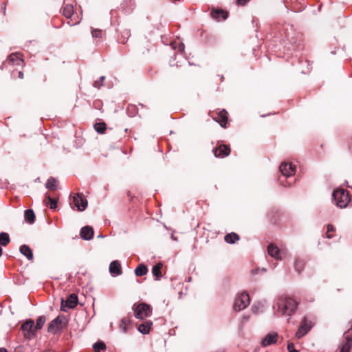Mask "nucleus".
<instances>
[{"label": "nucleus", "mask_w": 352, "mask_h": 352, "mask_svg": "<svg viewBox=\"0 0 352 352\" xmlns=\"http://www.w3.org/2000/svg\"><path fill=\"white\" fill-rule=\"evenodd\" d=\"M298 302L292 298L288 296L280 297L277 302V311L281 315L288 316V321L290 317L296 311L298 308Z\"/></svg>", "instance_id": "1"}, {"label": "nucleus", "mask_w": 352, "mask_h": 352, "mask_svg": "<svg viewBox=\"0 0 352 352\" xmlns=\"http://www.w3.org/2000/svg\"><path fill=\"white\" fill-rule=\"evenodd\" d=\"M333 197L337 206L343 208L350 201L349 192L344 189H337L333 192Z\"/></svg>", "instance_id": "2"}, {"label": "nucleus", "mask_w": 352, "mask_h": 352, "mask_svg": "<svg viewBox=\"0 0 352 352\" xmlns=\"http://www.w3.org/2000/svg\"><path fill=\"white\" fill-rule=\"evenodd\" d=\"M134 316L136 318L143 320L149 317L152 313V309L150 305L145 302L133 305Z\"/></svg>", "instance_id": "3"}, {"label": "nucleus", "mask_w": 352, "mask_h": 352, "mask_svg": "<svg viewBox=\"0 0 352 352\" xmlns=\"http://www.w3.org/2000/svg\"><path fill=\"white\" fill-rule=\"evenodd\" d=\"M314 325V323L313 321L309 320L307 316H304L297 331L296 332V338L298 339L302 338L311 329Z\"/></svg>", "instance_id": "4"}, {"label": "nucleus", "mask_w": 352, "mask_h": 352, "mask_svg": "<svg viewBox=\"0 0 352 352\" xmlns=\"http://www.w3.org/2000/svg\"><path fill=\"white\" fill-rule=\"evenodd\" d=\"M250 304V297L246 292L239 295L234 302L233 308L236 311H240L245 309Z\"/></svg>", "instance_id": "5"}, {"label": "nucleus", "mask_w": 352, "mask_h": 352, "mask_svg": "<svg viewBox=\"0 0 352 352\" xmlns=\"http://www.w3.org/2000/svg\"><path fill=\"white\" fill-rule=\"evenodd\" d=\"M21 329L25 338L31 340L35 337L36 329H35L34 320H28L22 324Z\"/></svg>", "instance_id": "6"}, {"label": "nucleus", "mask_w": 352, "mask_h": 352, "mask_svg": "<svg viewBox=\"0 0 352 352\" xmlns=\"http://www.w3.org/2000/svg\"><path fill=\"white\" fill-rule=\"evenodd\" d=\"M78 296L75 294H70L67 298L61 302V310L67 312L69 309L74 308L78 304Z\"/></svg>", "instance_id": "7"}, {"label": "nucleus", "mask_w": 352, "mask_h": 352, "mask_svg": "<svg viewBox=\"0 0 352 352\" xmlns=\"http://www.w3.org/2000/svg\"><path fill=\"white\" fill-rule=\"evenodd\" d=\"M279 170L285 177H289L295 174L296 168L290 163L283 162L279 166Z\"/></svg>", "instance_id": "8"}, {"label": "nucleus", "mask_w": 352, "mask_h": 352, "mask_svg": "<svg viewBox=\"0 0 352 352\" xmlns=\"http://www.w3.org/2000/svg\"><path fill=\"white\" fill-rule=\"evenodd\" d=\"M73 201L79 211H83L87 207V201L82 197L81 194H76L73 197Z\"/></svg>", "instance_id": "9"}, {"label": "nucleus", "mask_w": 352, "mask_h": 352, "mask_svg": "<svg viewBox=\"0 0 352 352\" xmlns=\"http://www.w3.org/2000/svg\"><path fill=\"white\" fill-rule=\"evenodd\" d=\"M278 335L276 332L267 333L261 341V346L266 347L277 342Z\"/></svg>", "instance_id": "10"}, {"label": "nucleus", "mask_w": 352, "mask_h": 352, "mask_svg": "<svg viewBox=\"0 0 352 352\" xmlns=\"http://www.w3.org/2000/svg\"><path fill=\"white\" fill-rule=\"evenodd\" d=\"M213 152L215 157L223 158L230 154V149L226 145L222 144L217 147Z\"/></svg>", "instance_id": "11"}, {"label": "nucleus", "mask_w": 352, "mask_h": 352, "mask_svg": "<svg viewBox=\"0 0 352 352\" xmlns=\"http://www.w3.org/2000/svg\"><path fill=\"white\" fill-rule=\"evenodd\" d=\"M80 234L84 240H90L94 236L93 228L89 226H84L81 228Z\"/></svg>", "instance_id": "12"}, {"label": "nucleus", "mask_w": 352, "mask_h": 352, "mask_svg": "<svg viewBox=\"0 0 352 352\" xmlns=\"http://www.w3.org/2000/svg\"><path fill=\"white\" fill-rule=\"evenodd\" d=\"M267 252H268L269 255H270L272 257H273L277 260L282 259L281 253L280 252L279 248L277 246H276L273 244L269 245V246L267 248Z\"/></svg>", "instance_id": "13"}, {"label": "nucleus", "mask_w": 352, "mask_h": 352, "mask_svg": "<svg viewBox=\"0 0 352 352\" xmlns=\"http://www.w3.org/2000/svg\"><path fill=\"white\" fill-rule=\"evenodd\" d=\"M214 120H216V122L219 123V124L222 127H226V125L227 121H228V113H227V111L226 110H224V109L218 113L217 117H216L214 118Z\"/></svg>", "instance_id": "14"}, {"label": "nucleus", "mask_w": 352, "mask_h": 352, "mask_svg": "<svg viewBox=\"0 0 352 352\" xmlns=\"http://www.w3.org/2000/svg\"><path fill=\"white\" fill-rule=\"evenodd\" d=\"M61 328V320L58 317L54 319L48 326V331L51 333H56Z\"/></svg>", "instance_id": "15"}, {"label": "nucleus", "mask_w": 352, "mask_h": 352, "mask_svg": "<svg viewBox=\"0 0 352 352\" xmlns=\"http://www.w3.org/2000/svg\"><path fill=\"white\" fill-rule=\"evenodd\" d=\"M109 272L111 274H114L116 276H118L122 274L121 266L118 261H112L110 263Z\"/></svg>", "instance_id": "16"}, {"label": "nucleus", "mask_w": 352, "mask_h": 352, "mask_svg": "<svg viewBox=\"0 0 352 352\" xmlns=\"http://www.w3.org/2000/svg\"><path fill=\"white\" fill-rule=\"evenodd\" d=\"M211 15L212 18L220 20V19H226L228 18V12H225L223 10H213L211 12Z\"/></svg>", "instance_id": "17"}, {"label": "nucleus", "mask_w": 352, "mask_h": 352, "mask_svg": "<svg viewBox=\"0 0 352 352\" xmlns=\"http://www.w3.org/2000/svg\"><path fill=\"white\" fill-rule=\"evenodd\" d=\"M152 325L153 322L151 320H146L139 325L138 331L142 334H148Z\"/></svg>", "instance_id": "18"}, {"label": "nucleus", "mask_w": 352, "mask_h": 352, "mask_svg": "<svg viewBox=\"0 0 352 352\" xmlns=\"http://www.w3.org/2000/svg\"><path fill=\"white\" fill-rule=\"evenodd\" d=\"M20 252L24 255L29 261L33 259V254L31 249L26 245H22L20 247Z\"/></svg>", "instance_id": "19"}, {"label": "nucleus", "mask_w": 352, "mask_h": 352, "mask_svg": "<svg viewBox=\"0 0 352 352\" xmlns=\"http://www.w3.org/2000/svg\"><path fill=\"white\" fill-rule=\"evenodd\" d=\"M352 346V337H347L345 343L340 346V352H350Z\"/></svg>", "instance_id": "20"}, {"label": "nucleus", "mask_w": 352, "mask_h": 352, "mask_svg": "<svg viewBox=\"0 0 352 352\" xmlns=\"http://www.w3.org/2000/svg\"><path fill=\"white\" fill-rule=\"evenodd\" d=\"M25 219L30 224H32L34 222L35 214L32 209H28L25 211Z\"/></svg>", "instance_id": "21"}, {"label": "nucleus", "mask_w": 352, "mask_h": 352, "mask_svg": "<svg viewBox=\"0 0 352 352\" xmlns=\"http://www.w3.org/2000/svg\"><path fill=\"white\" fill-rule=\"evenodd\" d=\"M74 14V7L71 4H67L63 7V14L67 17L70 18Z\"/></svg>", "instance_id": "22"}, {"label": "nucleus", "mask_w": 352, "mask_h": 352, "mask_svg": "<svg viewBox=\"0 0 352 352\" xmlns=\"http://www.w3.org/2000/svg\"><path fill=\"white\" fill-rule=\"evenodd\" d=\"M9 61L14 65H19L20 62H23L20 54H12L9 56Z\"/></svg>", "instance_id": "23"}, {"label": "nucleus", "mask_w": 352, "mask_h": 352, "mask_svg": "<svg viewBox=\"0 0 352 352\" xmlns=\"http://www.w3.org/2000/svg\"><path fill=\"white\" fill-rule=\"evenodd\" d=\"M239 239V236L236 233L232 232L225 236V241L228 243H234L235 241Z\"/></svg>", "instance_id": "24"}, {"label": "nucleus", "mask_w": 352, "mask_h": 352, "mask_svg": "<svg viewBox=\"0 0 352 352\" xmlns=\"http://www.w3.org/2000/svg\"><path fill=\"white\" fill-rule=\"evenodd\" d=\"M147 271L146 267L143 264H140L135 268V274L137 276H142L145 275L147 273Z\"/></svg>", "instance_id": "25"}, {"label": "nucleus", "mask_w": 352, "mask_h": 352, "mask_svg": "<svg viewBox=\"0 0 352 352\" xmlns=\"http://www.w3.org/2000/svg\"><path fill=\"white\" fill-rule=\"evenodd\" d=\"M10 241L9 234L6 232L0 233V244L6 246Z\"/></svg>", "instance_id": "26"}, {"label": "nucleus", "mask_w": 352, "mask_h": 352, "mask_svg": "<svg viewBox=\"0 0 352 352\" xmlns=\"http://www.w3.org/2000/svg\"><path fill=\"white\" fill-rule=\"evenodd\" d=\"M162 267V264L159 263L156 264L152 269V274L154 276L157 278L158 280L161 276V269Z\"/></svg>", "instance_id": "27"}, {"label": "nucleus", "mask_w": 352, "mask_h": 352, "mask_svg": "<svg viewBox=\"0 0 352 352\" xmlns=\"http://www.w3.org/2000/svg\"><path fill=\"white\" fill-rule=\"evenodd\" d=\"M130 324V320L128 318H122L121 320L120 324L119 325L120 329L124 333H126L127 332L128 326Z\"/></svg>", "instance_id": "28"}, {"label": "nucleus", "mask_w": 352, "mask_h": 352, "mask_svg": "<svg viewBox=\"0 0 352 352\" xmlns=\"http://www.w3.org/2000/svg\"><path fill=\"white\" fill-rule=\"evenodd\" d=\"M94 129L98 133H104L106 130V124L104 122H98L94 124Z\"/></svg>", "instance_id": "29"}, {"label": "nucleus", "mask_w": 352, "mask_h": 352, "mask_svg": "<svg viewBox=\"0 0 352 352\" xmlns=\"http://www.w3.org/2000/svg\"><path fill=\"white\" fill-rule=\"evenodd\" d=\"M93 348L95 352H100L106 349V345L102 342H97L93 344Z\"/></svg>", "instance_id": "30"}, {"label": "nucleus", "mask_w": 352, "mask_h": 352, "mask_svg": "<svg viewBox=\"0 0 352 352\" xmlns=\"http://www.w3.org/2000/svg\"><path fill=\"white\" fill-rule=\"evenodd\" d=\"M56 180L54 177H50L45 184V187L50 190L56 189Z\"/></svg>", "instance_id": "31"}, {"label": "nucleus", "mask_w": 352, "mask_h": 352, "mask_svg": "<svg viewBox=\"0 0 352 352\" xmlns=\"http://www.w3.org/2000/svg\"><path fill=\"white\" fill-rule=\"evenodd\" d=\"M45 322V317L43 316H39L36 320V324L34 326L35 329H36V330L41 329L43 327Z\"/></svg>", "instance_id": "32"}, {"label": "nucleus", "mask_w": 352, "mask_h": 352, "mask_svg": "<svg viewBox=\"0 0 352 352\" xmlns=\"http://www.w3.org/2000/svg\"><path fill=\"white\" fill-rule=\"evenodd\" d=\"M294 267L298 272H300L304 268V262L301 260H296L294 263Z\"/></svg>", "instance_id": "33"}, {"label": "nucleus", "mask_w": 352, "mask_h": 352, "mask_svg": "<svg viewBox=\"0 0 352 352\" xmlns=\"http://www.w3.org/2000/svg\"><path fill=\"white\" fill-rule=\"evenodd\" d=\"M46 198L47 199V200L49 201L48 204H50V208L51 209L56 208V204H57L56 201L55 199L51 198L50 196H47Z\"/></svg>", "instance_id": "34"}, {"label": "nucleus", "mask_w": 352, "mask_h": 352, "mask_svg": "<svg viewBox=\"0 0 352 352\" xmlns=\"http://www.w3.org/2000/svg\"><path fill=\"white\" fill-rule=\"evenodd\" d=\"M91 35L94 38H100L102 36V30L99 29H95L91 31Z\"/></svg>", "instance_id": "35"}, {"label": "nucleus", "mask_w": 352, "mask_h": 352, "mask_svg": "<svg viewBox=\"0 0 352 352\" xmlns=\"http://www.w3.org/2000/svg\"><path fill=\"white\" fill-rule=\"evenodd\" d=\"M104 78H105L104 76H101L98 81L96 80L94 82V86L96 88H100L102 85Z\"/></svg>", "instance_id": "36"}, {"label": "nucleus", "mask_w": 352, "mask_h": 352, "mask_svg": "<svg viewBox=\"0 0 352 352\" xmlns=\"http://www.w3.org/2000/svg\"><path fill=\"white\" fill-rule=\"evenodd\" d=\"M334 231V228L332 225L327 226V237L329 239H331L333 237L332 235H329V232Z\"/></svg>", "instance_id": "37"}, {"label": "nucleus", "mask_w": 352, "mask_h": 352, "mask_svg": "<svg viewBox=\"0 0 352 352\" xmlns=\"http://www.w3.org/2000/svg\"><path fill=\"white\" fill-rule=\"evenodd\" d=\"M184 48H185L184 44L180 43L178 47V50L179 52L183 53L184 52Z\"/></svg>", "instance_id": "38"}, {"label": "nucleus", "mask_w": 352, "mask_h": 352, "mask_svg": "<svg viewBox=\"0 0 352 352\" xmlns=\"http://www.w3.org/2000/svg\"><path fill=\"white\" fill-rule=\"evenodd\" d=\"M248 1V0H236L238 5L244 6Z\"/></svg>", "instance_id": "39"}, {"label": "nucleus", "mask_w": 352, "mask_h": 352, "mask_svg": "<svg viewBox=\"0 0 352 352\" xmlns=\"http://www.w3.org/2000/svg\"><path fill=\"white\" fill-rule=\"evenodd\" d=\"M287 349L289 350V351H292V349H294V344L292 342L288 343Z\"/></svg>", "instance_id": "40"}, {"label": "nucleus", "mask_w": 352, "mask_h": 352, "mask_svg": "<svg viewBox=\"0 0 352 352\" xmlns=\"http://www.w3.org/2000/svg\"><path fill=\"white\" fill-rule=\"evenodd\" d=\"M19 78H23V73L22 72H19Z\"/></svg>", "instance_id": "41"}, {"label": "nucleus", "mask_w": 352, "mask_h": 352, "mask_svg": "<svg viewBox=\"0 0 352 352\" xmlns=\"http://www.w3.org/2000/svg\"><path fill=\"white\" fill-rule=\"evenodd\" d=\"M0 352H8L5 348H0Z\"/></svg>", "instance_id": "42"}, {"label": "nucleus", "mask_w": 352, "mask_h": 352, "mask_svg": "<svg viewBox=\"0 0 352 352\" xmlns=\"http://www.w3.org/2000/svg\"><path fill=\"white\" fill-rule=\"evenodd\" d=\"M289 352H298V351L297 350H296V349H292V351H290Z\"/></svg>", "instance_id": "43"}, {"label": "nucleus", "mask_w": 352, "mask_h": 352, "mask_svg": "<svg viewBox=\"0 0 352 352\" xmlns=\"http://www.w3.org/2000/svg\"><path fill=\"white\" fill-rule=\"evenodd\" d=\"M2 255V248L0 247V256Z\"/></svg>", "instance_id": "44"}, {"label": "nucleus", "mask_w": 352, "mask_h": 352, "mask_svg": "<svg viewBox=\"0 0 352 352\" xmlns=\"http://www.w3.org/2000/svg\"><path fill=\"white\" fill-rule=\"evenodd\" d=\"M79 23L78 21H76V22H75L74 23H72V25H76V24H77V23Z\"/></svg>", "instance_id": "45"}]
</instances>
